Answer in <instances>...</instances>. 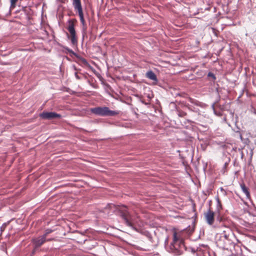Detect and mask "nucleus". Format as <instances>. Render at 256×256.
Wrapping results in <instances>:
<instances>
[{"mask_svg": "<svg viewBox=\"0 0 256 256\" xmlns=\"http://www.w3.org/2000/svg\"><path fill=\"white\" fill-rule=\"evenodd\" d=\"M172 242L171 243V248L176 250H179L184 246L183 244L182 232L173 229L172 230Z\"/></svg>", "mask_w": 256, "mask_h": 256, "instance_id": "nucleus-1", "label": "nucleus"}, {"mask_svg": "<svg viewBox=\"0 0 256 256\" xmlns=\"http://www.w3.org/2000/svg\"><path fill=\"white\" fill-rule=\"evenodd\" d=\"M90 112L96 115L102 116H114L120 113L119 111L111 110L106 106L92 108L90 109Z\"/></svg>", "mask_w": 256, "mask_h": 256, "instance_id": "nucleus-2", "label": "nucleus"}, {"mask_svg": "<svg viewBox=\"0 0 256 256\" xmlns=\"http://www.w3.org/2000/svg\"><path fill=\"white\" fill-rule=\"evenodd\" d=\"M74 20H70L68 21V30L70 34V40L72 44L75 45L77 42L76 31L74 30Z\"/></svg>", "mask_w": 256, "mask_h": 256, "instance_id": "nucleus-3", "label": "nucleus"}, {"mask_svg": "<svg viewBox=\"0 0 256 256\" xmlns=\"http://www.w3.org/2000/svg\"><path fill=\"white\" fill-rule=\"evenodd\" d=\"M44 119L51 120L55 118H60L61 116L54 112H44L40 114Z\"/></svg>", "mask_w": 256, "mask_h": 256, "instance_id": "nucleus-4", "label": "nucleus"}, {"mask_svg": "<svg viewBox=\"0 0 256 256\" xmlns=\"http://www.w3.org/2000/svg\"><path fill=\"white\" fill-rule=\"evenodd\" d=\"M214 213L210 209H209L204 213V216L207 223L210 225H212L214 222Z\"/></svg>", "mask_w": 256, "mask_h": 256, "instance_id": "nucleus-5", "label": "nucleus"}, {"mask_svg": "<svg viewBox=\"0 0 256 256\" xmlns=\"http://www.w3.org/2000/svg\"><path fill=\"white\" fill-rule=\"evenodd\" d=\"M46 240V234L33 240L34 244L36 247L41 246Z\"/></svg>", "mask_w": 256, "mask_h": 256, "instance_id": "nucleus-6", "label": "nucleus"}, {"mask_svg": "<svg viewBox=\"0 0 256 256\" xmlns=\"http://www.w3.org/2000/svg\"><path fill=\"white\" fill-rule=\"evenodd\" d=\"M122 218L124 219L125 222L127 224V226L132 228L133 225L134 223L135 222V221L134 220V218L132 216L130 215H128V216L123 215Z\"/></svg>", "mask_w": 256, "mask_h": 256, "instance_id": "nucleus-7", "label": "nucleus"}, {"mask_svg": "<svg viewBox=\"0 0 256 256\" xmlns=\"http://www.w3.org/2000/svg\"><path fill=\"white\" fill-rule=\"evenodd\" d=\"M72 5L74 10H76L78 13L82 12L80 0H72Z\"/></svg>", "mask_w": 256, "mask_h": 256, "instance_id": "nucleus-8", "label": "nucleus"}, {"mask_svg": "<svg viewBox=\"0 0 256 256\" xmlns=\"http://www.w3.org/2000/svg\"><path fill=\"white\" fill-rule=\"evenodd\" d=\"M146 76L148 78L153 80L155 82L158 81L156 75L152 70H149L146 73Z\"/></svg>", "mask_w": 256, "mask_h": 256, "instance_id": "nucleus-9", "label": "nucleus"}, {"mask_svg": "<svg viewBox=\"0 0 256 256\" xmlns=\"http://www.w3.org/2000/svg\"><path fill=\"white\" fill-rule=\"evenodd\" d=\"M240 188L243 192L246 194V198H250V195L248 190V188L246 186V185L244 183L240 184Z\"/></svg>", "mask_w": 256, "mask_h": 256, "instance_id": "nucleus-10", "label": "nucleus"}, {"mask_svg": "<svg viewBox=\"0 0 256 256\" xmlns=\"http://www.w3.org/2000/svg\"><path fill=\"white\" fill-rule=\"evenodd\" d=\"M78 15H79V16H80V20L81 23L82 24L83 26H84V24H85V21H84V19L83 12L78 13Z\"/></svg>", "mask_w": 256, "mask_h": 256, "instance_id": "nucleus-11", "label": "nucleus"}, {"mask_svg": "<svg viewBox=\"0 0 256 256\" xmlns=\"http://www.w3.org/2000/svg\"><path fill=\"white\" fill-rule=\"evenodd\" d=\"M18 0H10V4L12 8H14L16 6V4L18 2Z\"/></svg>", "mask_w": 256, "mask_h": 256, "instance_id": "nucleus-12", "label": "nucleus"}, {"mask_svg": "<svg viewBox=\"0 0 256 256\" xmlns=\"http://www.w3.org/2000/svg\"><path fill=\"white\" fill-rule=\"evenodd\" d=\"M51 232H52V230H46V233H45L44 234H46V236H47L48 234L50 233Z\"/></svg>", "mask_w": 256, "mask_h": 256, "instance_id": "nucleus-13", "label": "nucleus"}, {"mask_svg": "<svg viewBox=\"0 0 256 256\" xmlns=\"http://www.w3.org/2000/svg\"><path fill=\"white\" fill-rule=\"evenodd\" d=\"M67 50H68V52H69L72 53V54H74V52H73L72 50H70V49H67Z\"/></svg>", "mask_w": 256, "mask_h": 256, "instance_id": "nucleus-14", "label": "nucleus"}, {"mask_svg": "<svg viewBox=\"0 0 256 256\" xmlns=\"http://www.w3.org/2000/svg\"><path fill=\"white\" fill-rule=\"evenodd\" d=\"M224 237L225 238H226V240H227V239H228V236H227L226 234H224Z\"/></svg>", "mask_w": 256, "mask_h": 256, "instance_id": "nucleus-15", "label": "nucleus"}]
</instances>
